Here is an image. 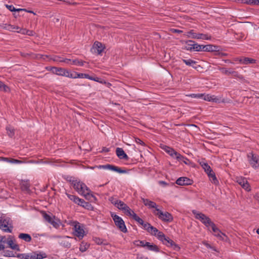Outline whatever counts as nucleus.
Instances as JSON below:
<instances>
[{
  "mask_svg": "<svg viewBox=\"0 0 259 259\" xmlns=\"http://www.w3.org/2000/svg\"><path fill=\"white\" fill-rule=\"evenodd\" d=\"M132 218L135 221L137 222L139 224H140V225H142V224H143V222H144L143 220L141 218H140L139 216H138L136 213H134L133 214Z\"/></svg>",
  "mask_w": 259,
  "mask_h": 259,
  "instance_id": "37998d69",
  "label": "nucleus"
},
{
  "mask_svg": "<svg viewBox=\"0 0 259 259\" xmlns=\"http://www.w3.org/2000/svg\"><path fill=\"white\" fill-rule=\"evenodd\" d=\"M85 63V61H83L82 60H79L78 59H74L72 61V64L82 66Z\"/></svg>",
  "mask_w": 259,
  "mask_h": 259,
  "instance_id": "c03bdc74",
  "label": "nucleus"
},
{
  "mask_svg": "<svg viewBox=\"0 0 259 259\" xmlns=\"http://www.w3.org/2000/svg\"><path fill=\"white\" fill-rule=\"evenodd\" d=\"M158 239L168 247H171L173 250L178 251L180 250V247L172 239L166 237L163 233H159Z\"/></svg>",
  "mask_w": 259,
  "mask_h": 259,
  "instance_id": "f257e3e1",
  "label": "nucleus"
},
{
  "mask_svg": "<svg viewBox=\"0 0 259 259\" xmlns=\"http://www.w3.org/2000/svg\"><path fill=\"white\" fill-rule=\"evenodd\" d=\"M240 62L243 64H253L256 62V60L247 57H244L240 60Z\"/></svg>",
  "mask_w": 259,
  "mask_h": 259,
  "instance_id": "c85d7f7f",
  "label": "nucleus"
},
{
  "mask_svg": "<svg viewBox=\"0 0 259 259\" xmlns=\"http://www.w3.org/2000/svg\"><path fill=\"white\" fill-rule=\"evenodd\" d=\"M124 211V213L130 217H133V214L134 212L128 206H126L125 209L123 210Z\"/></svg>",
  "mask_w": 259,
  "mask_h": 259,
  "instance_id": "a18cd8bd",
  "label": "nucleus"
},
{
  "mask_svg": "<svg viewBox=\"0 0 259 259\" xmlns=\"http://www.w3.org/2000/svg\"><path fill=\"white\" fill-rule=\"evenodd\" d=\"M82 182L77 181V180H73L72 181V185L73 188L79 193L80 194V185H82Z\"/></svg>",
  "mask_w": 259,
  "mask_h": 259,
  "instance_id": "c756f323",
  "label": "nucleus"
},
{
  "mask_svg": "<svg viewBox=\"0 0 259 259\" xmlns=\"http://www.w3.org/2000/svg\"><path fill=\"white\" fill-rule=\"evenodd\" d=\"M117 206H115L119 209L123 210L125 209L126 206H127L125 203H124L123 201L121 200H118L117 202Z\"/></svg>",
  "mask_w": 259,
  "mask_h": 259,
  "instance_id": "ea45409f",
  "label": "nucleus"
},
{
  "mask_svg": "<svg viewBox=\"0 0 259 259\" xmlns=\"http://www.w3.org/2000/svg\"><path fill=\"white\" fill-rule=\"evenodd\" d=\"M211 229L213 232L214 235L218 237L220 240L227 242L229 240V238L224 233L221 232V231L216 227L214 223H212L210 224Z\"/></svg>",
  "mask_w": 259,
  "mask_h": 259,
  "instance_id": "6e6552de",
  "label": "nucleus"
},
{
  "mask_svg": "<svg viewBox=\"0 0 259 259\" xmlns=\"http://www.w3.org/2000/svg\"><path fill=\"white\" fill-rule=\"evenodd\" d=\"M211 182L215 185L219 184V181L217 179L215 173L211 170L210 173L207 174Z\"/></svg>",
  "mask_w": 259,
  "mask_h": 259,
  "instance_id": "393cba45",
  "label": "nucleus"
},
{
  "mask_svg": "<svg viewBox=\"0 0 259 259\" xmlns=\"http://www.w3.org/2000/svg\"><path fill=\"white\" fill-rule=\"evenodd\" d=\"M114 171L117 172L119 174H125L127 173V170L125 169H122L120 167L116 166Z\"/></svg>",
  "mask_w": 259,
  "mask_h": 259,
  "instance_id": "4d7b16f0",
  "label": "nucleus"
},
{
  "mask_svg": "<svg viewBox=\"0 0 259 259\" xmlns=\"http://www.w3.org/2000/svg\"><path fill=\"white\" fill-rule=\"evenodd\" d=\"M202 99H203L205 101H212L214 102H217L218 100V99L214 97V96H210L209 95H205L203 94V98Z\"/></svg>",
  "mask_w": 259,
  "mask_h": 259,
  "instance_id": "7c9ffc66",
  "label": "nucleus"
},
{
  "mask_svg": "<svg viewBox=\"0 0 259 259\" xmlns=\"http://www.w3.org/2000/svg\"><path fill=\"white\" fill-rule=\"evenodd\" d=\"M21 189L23 191L29 192L30 191V182L29 180H21L20 183Z\"/></svg>",
  "mask_w": 259,
  "mask_h": 259,
  "instance_id": "a211bd4d",
  "label": "nucleus"
},
{
  "mask_svg": "<svg viewBox=\"0 0 259 259\" xmlns=\"http://www.w3.org/2000/svg\"><path fill=\"white\" fill-rule=\"evenodd\" d=\"M219 47L213 45H201V52H213L219 51Z\"/></svg>",
  "mask_w": 259,
  "mask_h": 259,
  "instance_id": "f8f14e48",
  "label": "nucleus"
},
{
  "mask_svg": "<svg viewBox=\"0 0 259 259\" xmlns=\"http://www.w3.org/2000/svg\"><path fill=\"white\" fill-rule=\"evenodd\" d=\"M4 256L6 257H15L16 255H15L14 253L12 251L10 250H5L4 251Z\"/></svg>",
  "mask_w": 259,
  "mask_h": 259,
  "instance_id": "603ef678",
  "label": "nucleus"
},
{
  "mask_svg": "<svg viewBox=\"0 0 259 259\" xmlns=\"http://www.w3.org/2000/svg\"><path fill=\"white\" fill-rule=\"evenodd\" d=\"M193 214L196 219L200 220L206 227L210 226L212 223L210 219L203 213L199 212L196 210H192Z\"/></svg>",
  "mask_w": 259,
  "mask_h": 259,
  "instance_id": "0eeeda50",
  "label": "nucleus"
},
{
  "mask_svg": "<svg viewBox=\"0 0 259 259\" xmlns=\"http://www.w3.org/2000/svg\"><path fill=\"white\" fill-rule=\"evenodd\" d=\"M182 61L187 66H191L195 69H197L198 68L200 67L199 65L197 64V62L192 60V59H182Z\"/></svg>",
  "mask_w": 259,
  "mask_h": 259,
  "instance_id": "2eb2a0df",
  "label": "nucleus"
},
{
  "mask_svg": "<svg viewBox=\"0 0 259 259\" xmlns=\"http://www.w3.org/2000/svg\"><path fill=\"white\" fill-rule=\"evenodd\" d=\"M176 159L179 161L183 162L185 164L187 165H190V164L191 163V161L189 159L182 155L180 153H178V154H177Z\"/></svg>",
  "mask_w": 259,
  "mask_h": 259,
  "instance_id": "a878e982",
  "label": "nucleus"
},
{
  "mask_svg": "<svg viewBox=\"0 0 259 259\" xmlns=\"http://www.w3.org/2000/svg\"><path fill=\"white\" fill-rule=\"evenodd\" d=\"M67 197L71 200L73 201L75 203H76L78 205L79 203V201H81V198H79L78 197H77L75 195H71V194H67Z\"/></svg>",
  "mask_w": 259,
  "mask_h": 259,
  "instance_id": "473e14b6",
  "label": "nucleus"
},
{
  "mask_svg": "<svg viewBox=\"0 0 259 259\" xmlns=\"http://www.w3.org/2000/svg\"><path fill=\"white\" fill-rule=\"evenodd\" d=\"M41 213L42 215L43 218L45 220V221L51 224L54 227L56 228L59 226L58 223L54 220V219H55V217L54 215H52V217L51 215L47 213L45 211H41Z\"/></svg>",
  "mask_w": 259,
  "mask_h": 259,
  "instance_id": "9b49d317",
  "label": "nucleus"
},
{
  "mask_svg": "<svg viewBox=\"0 0 259 259\" xmlns=\"http://www.w3.org/2000/svg\"><path fill=\"white\" fill-rule=\"evenodd\" d=\"M93 49L98 54H100L103 51L102 44L98 41H96L93 46Z\"/></svg>",
  "mask_w": 259,
  "mask_h": 259,
  "instance_id": "412c9836",
  "label": "nucleus"
},
{
  "mask_svg": "<svg viewBox=\"0 0 259 259\" xmlns=\"http://www.w3.org/2000/svg\"><path fill=\"white\" fill-rule=\"evenodd\" d=\"M47 257V254L44 252L32 251L31 252L30 258L31 259H42Z\"/></svg>",
  "mask_w": 259,
  "mask_h": 259,
  "instance_id": "4468645a",
  "label": "nucleus"
},
{
  "mask_svg": "<svg viewBox=\"0 0 259 259\" xmlns=\"http://www.w3.org/2000/svg\"><path fill=\"white\" fill-rule=\"evenodd\" d=\"M78 205L85 209H87L88 210H92L94 208L90 203L85 201L82 199H81V201H79Z\"/></svg>",
  "mask_w": 259,
  "mask_h": 259,
  "instance_id": "5701e85b",
  "label": "nucleus"
},
{
  "mask_svg": "<svg viewBox=\"0 0 259 259\" xmlns=\"http://www.w3.org/2000/svg\"><path fill=\"white\" fill-rule=\"evenodd\" d=\"M18 237L27 242H30L32 240L31 236L26 233H20Z\"/></svg>",
  "mask_w": 259,
  "mask_h": 259,
  "instance_id": "cd10ccee",
  "label": "nucleus"
},
{
  "mask_svg": "<svg viewBox=\"0 0 259 259\" xmlns=\"http://www.w3.org/2000/svg\"><path fill=\"white\" fill-rule=\"evenodd\" d=\"M94 241H95V242L98 244V245H101L102 244V239H101L100 238H98V237H96L95 239H94Z\"/></svg>",
  "mask_w": 259,
  "mask_h": 259,
  "instance_id": "338daca9",
  "label": "nucleus"
},
{
  "mask_svg": "<svg viewBox=\"0 0 259 259\" xmlns=\"http://www.w3.org/2000/svg\"><path fill=\"white\" fill-rule=\"evenodd\" d=\"M201 166L206 174L210 173V171H211V170H212L207 163H203L201 164Z\"/></svg>",
  "mask_w": 259,
  "mask_h": 259,
  "instance_id": "79ce46f5",
  "label": "nucleus"
},
{
  "mask_svg": "<svg viewBox=\"0 0 259 259\" xmlns=\"http://www.w3.org/2000/svg\"><path fill=\"white\" fill-rule=\"evenodd\" d=\"M90 247V244L84 241H82L79 247V250L83 252L85 251Z\"/></svg>",
  "mask_w": 259,
  "mask_h": 259,
  "instance_id": "f704fd0d",
  "label": "nucleus"
},
{
  "mask_svg": "<svg viewBox=\"0 0 259 259\" xmlns=\"http://www.w3.org/2000/svg\"><path fill=\"white\" fill-rule=\"evenodd\" d=\"M176 183L180 186L190 185L193 183V180L187 177H180L177 180Z\"/></svg>",
  "mask_w": 259,
  "mask_h": 259,
  "instance_id": "ddd939ff",
  "label": "nucleus"
},
{
  "mask_svg": "<svg viewBox=\"0 0 259 259\" xmlns=\"http://www.w3.org/2000/svg\"><path fill=\"white\" fill-rule=\"evenodd\" d=\"M241 3L250 5H255L256 0H240Z\"/></svg>",
  "mask_w": 259,
  "mask_h": 259,
  "instance_id": "5fc2aeb1",
  "label": "nucleus"
},
{
  "mask_svg": "<svg viewBox=\"0 0 259 259\" xmlns=\"http://www.w3.org/2000/svg\"><path fill=\"white\" fill-rule=\"evenodd\" d=\"M156 211L157 212L153 211L155 215L164 222H171L174 218L171 213L167 211L163 212L158 208H156Z\"/></svg>",
  "mask_w": 259,
  "mask_h": 259,
  "instance_id": "423d86ee",
  "label": "nucleus"
},
{
  "mask_svg": "<svg viewBox=\"0 0 259 259\" xmlns=\"http://www.w3.org/2000/svg\"><path fill=\"white\" fill-rule=\"evenodd\" d=\"M116 154L117 157L120 159H124L127 160L129 157L125 153L124 150L121 148H117L116 149Z\"/></svg>",
  "mask_w": 259,
  "mask_h": 259,
  "instance_id": "dca6fc26",
  "label": "nucleus"
},
{
  "mask_svg": "<svg viewBox=\"0 0 259 259\" xmlns=\"http://www.w3.org/2000/svg\"><path fill=\"white\" fill-rule=\"evenodd\" d=\"M89 79H90V80H94V81H97V82H98L100 83H102V84H106L107 82L106 81L104 80V79H102L98 77H97V76H90L89 75V78H88Z\"/></svg>",
  "mask_w": 259,
  "mask_h": 259,
  "instance_id": "2f4dec72",
  "label": "nucleus"
},
{
  "mask_svg": "<svg viewBox=\"0 0 259 259\" xmlns=\"http://www.w3.org/2000/svg\"><path fill=\"white\" fill-rule=\"evenodd\" d=\"M74 227H73V234L74 236L77 237L79 239H82L84 236V231L83 230V225H81L78 222H74Z\"/></svg>",
  "mask_w": 259,
  "mask_h": 259,
  "instance_id": "1a4fd4ad",
  "label": "nucleus"
},
{
  "mask_svg": "<svg viewBox=\"0 0 259 259\" xmlns=\"http://www.w3.org/2000/svg\"><path fill=\"white\" fill-rule=\"evenodd\" d=\"M36 58L37 59H42L45 60L47 58H49V56L46 55H41V54H37Z\"/></svg>",
  "mask_w": 259,
  "mask_h": 259,
  "instance_id": "e2e57ef3",
  "label": "nucleus"
},
{
  "mask_svg": "<svg viewBox=\"0 0 259 259\" xmlns=\"http://www.w3.org/2000/svg\"><path fill=\"white\" fill-rule=\"evenodd\" d=\"M0 91L4 92H10V88L0 80Z\"/></svg>",
  "mask_w": 259,
  "mask_h": 259,
  "instance_id": "e433bc0d",
  "label": "nucleus"
},
{
  "mask_svg": "<svg viewBox=\"0 0 259 259\" xmlns=\"http://www.w3.org/2000/svg\"><path fill=\"white\" fill-rule=\"evenodd\" d=\"M6 7L11 12H27L28 13H33L31 11H28L26 9H16L13 5H5Z\"/></svg>",
  "mask_w": 259,
  "mask_h": 259,
  "instance_id": "6ab92c4d",
  "label": "nucleus"
},
{
  "mask_svg": "<svg viewBox=\"0 0 259 259\" xmlns=\"http://www.w3.org/2000/svg\"><path fill=\"white\" fill-rule=\"evenodd\" d=\"M31 252L28 253H17L15 257L20 259H31Z\"/></svg>",
  "mask_w": 259,
  "mask_h": 259,
  "instance_id": "72a5a7b5",
  "label": "nucleus"
},
{
  "mask_svg": "<svg viewBox=\"0 0 259 259\" xmlns=\"http://www.w3.org/2000/svg\"><path fill=\"white\" fill-rule=\"evenodd\" d=\"M142 202L144 205L148 206L149 208H155V210L153 211L156 212V209L157 208V204L155 202L149 200L148 199L142 198Z\"/></svg>",
  "mask_w": 259,
  "mask_h": 259,
  "instance_id": "f3484780",
  "label": "nucleus"
},
{
  "mask_svg": "<svg viewBox=\"0 0 259 259\" xmlns=\"http://www.w3.org/2000/svg\"><path fill=\"white\" fill-rule=\"evenodd\" d=\"M7 134L10 137H12L14 135V131L13 130H11L9 127H6Z\"/></svg>",
  "mask_w": 259,
  "mask_h": 259,
  "instance_id": "bf43d9fd",
  "label": "nucleus"
},
{
  "mask_svg": "<svg viewBox=\"0 0 259 259\" xmlns=\"http://www.w3.org/2000/svg\"><path fill=\"white\" fill-rule=\"evenodd\" d=\"M135 141L137 144H140L142 146L145 145L144 142L143 141H142L141 139H140L139 138H136Z\"/></svg>",
  "mask_w": 259,
  "mask_h": 259,
  "instance_id": "0e129e2a",
  "label": "nucleus"
},
{
  "mask_svg": "<svg viewBox=\"0 0 259 259\" xmlns=\"http://www.w3.org/2000/svg\"><path fill=\"white\" fill-rule=\"evenodd\" d=\"M13 228L12 221L9 217L5 215L0 217V229L5 232L11 233Z\"/></svg>",
  "mask_w": 259,
  "mask_h": 259,
  "instance_id": "f03ea898",
  "label": "nucleus"
},
{
  "mask_svg": "<svg viewBox=\"0 0 259 259\" xmlns=\"http://www.w3.org/2000/svg\"><path fill=\"white\" fill-rule=\"evenodd\" d=\"M70 73V72L68 70L63 68L61 76L69 77Z\"/></svg>",
  "mask_w": 259,
  "mask_h": 259,
  "instance_id": "052dcab7",
  "label": "nucleus"
},
{
  "mask_svg": "<svg viewBox=\"0 0 259 259\" xmlns=\"http://www.w3.org/2000/svg\"><path fill=\"white\" fill-rule=\"evenodd\" d=\"M230 75H232L233 77H237L240 79H242L243 76L242 75L239 74L237 71H234L233 69H231Z\"/></svg>",
  "mask_w": 259,
  "mask_h": 259,
  "instance_id": "de8ad7c7",
  "label": "nucleus"
},
{
  "mask_svg": "<svg viewBox=\"0 0 259 259\" xmlns=\"http://www.w3.org/2000/svg\"><path fill=\"white\" fill-rule=\"evenodd\" d=\"M60 244L68 248H70L71 246V243L67 241L66 239L62 240L60 242Z\"/></svg>",
  "mask_w": 259,
  "mask_h": 259,
  "instance_id": "09e8293b",
  "label": "nucleus"
},
{
  "mask_svg": "<svg viewBox=\"0 0 259 259\" xmlns=\"http://www.w3.org/2000/svg\"><path fill=\"white\" fill-rule=\"evenodd\" d=\"M10 162L13 163H21L22 161L18 159L12 158L11 161H10Z\"/></svg>",
  "mask_w": 259,
  "mask_h": 259,
  "instance_id": "774afa93",
  "label": "nucleus"
},
{
  "mask_svg": "<svg viewBox=\"0 0 259 259\" xmlns=\"http://www.w3.org/2000/svg\"><path fill=\"white\" fill-rule=\"evenodd\" d=\"M150 233L152 235H154V236H157V237L158 238V234L159 233H162V232H160L158 231V230L157 229H156V228L153 227L152 226H151V227H150Z\"/></svg>",
  "mask_w": 259,
  "mask_h": 259,
  "instance_id": "a19ab883",
  "label": "nucleus"
},
{
  "mask_svg": "<svg viewBox=\"0 0 259 259\" xmlns=\"http://www.w3.org/2000/svg\"><path fill=\"white\" fill-rule=\"evenodd\" d=\"M247 158L252 167L257 168L259 166V158L257 155L254 154L252 152H250L247 154Z\"/></svg>",
  "mask_w": 259,
  "mask_h": 259,
  "instance_id": "9d476101",
  "label": "nucleus"
},
{
  "mask_svg": "<svg viewBox=\"0 0 259 259\" xmlns=\"http://www.w3.org/2000/svg\"><path fill=\"white\" fill-rule=\"evenodd\" d=\"M149 250L153 251L156 252H159L160 250L158 247L155 244H151L148 249Z\"/></svg>",
  "mask_w": 259,
  "mask_h": 259,
  "instance_id": "8fccbe9b",
  "label": "nucleus"
},
{
  "mask_svg": "<svg viewBox=\"0 0 259 259\" xmlns=\"http://www.w3.org/2000/svg\"><path fill=\"white\" fill-rule=\"evenodd\" d=\"M85 198L91 202H96L97 201V198L94 195L93 192L91 191V192H87L86 193H84L83 195Z\"/></svg>",
  "mask_w": 259,
  "mask_h": 259,
  "instance_id": "4be33fe9",
  "label": "nucleus"
},
{
  "mask_svg": "<svg viewBox=\"0 0 259 259\" xmlns=\"http://www.w3.org/2000/svg\"><path fill=\"white\" fill-rule=\"evenodd\" d=\"M203 96V94H192L190 95V97L192 98H202Z\"/></svg>",
  "mask_w": 259,
  "mask_h": 259,
  "instance_id": "680f3d73",
  "label": "nucleus"
},
{
  "mask_svg": "<svg viewBox=\"0 0 259 259\" xmlns=\"http://www.w3.org/2000/svg\"><path fill=\"white\" fill-rule=\"evenodd\" d=\"M231 69H232L231 68L227 69V68H224V67H219V70L220 71H221V72L223 74H225V75H230Z\"/></svg>",
  "mask_w": 259,
  "mask_h": 259,
  "instance_id": "58836bf2",
  "label": "nucleus"
},
{
  "mask_svg": "<svg viewBox=\"0 0 259 259\" xmlns=\"http://www.w3.org/2000/svg\"><path fill=\"white\" fill-rule=\"evenodd\" d=\"M116 166L114 165H111L109 164H107V169H109L112 171H114L115 169Z\"/></svg>",
  "mask_w": 259,
  "mask_h": 259,
  "instance_id": "69168bd1",
  "label": "nucleus"
},
{
  "mask_svg": "<svg viewBox=\"0 0 259 259\" xmlns=\"http://www.w3.org/2000/svg\"><path fill=\"white\" fill-rule=\"evenodd\" d=\"M163 149L170 156H171L172 157H175L176 158V157L177 156V154H178L179 153L176 151H175L173 148L167 146H164Z\"/></svg>",
  "mask_w": 259,
  "mask_h": 259,
  "instance_id": "aec40b11",
  "label": "nucleus"
},
{
  "mask_svg": "<svg viewBox=\"0 0 259 259\" xmlns=\"http://www.w3.org/2000/svg\"><path fill=\"white\" fill-rule=\"evenodd\" d=\"M142 226H143V228L145 230H147L148 232H150V227H151V225L149 223H148L147 222L145 223L144 222L143 224H142Z\"/></svg>",
  "mask_w": 259,
  "mask_h": 259,
  "instance_id": "6e6d98bb",
  "label": "nucleus"
},
{
  "mask_svg": "<svg viewBox=\"0 0 259 259\" xmlns=\"http://www.w3.org/2000/svg\"><path fill=\"white\" fill-rule=\"evenodd\" d=\"M145 241L141 240H135L134 241V244L138 247H143L145 244Z\"/></svg>",
  "mask_w": 259,
  "mask_h": 259,
  "instance_id": "3c124183",
  "label": "nucleus"
},
{
  "mask_svg": "<svg viewBox=\"0 0 259 259\" xmlns=\"http://www.w3.org/2000/svg\"><path fill=\"white\" fill-rule=\"evenodd\" d=\"M239 184L246 191H250V186H249V183L247 182V181H246V182H245L244 181H243L242 184V182H240Z\"/></svg>",
  "mask_w": 259,
  "mask_h": 259,
  "instance_id": "49530a36",
  "label": "nucleus"
},
{
  "mask_svg": "<svg viewBox=\"0 0 259 259\" xmlns=\"http://www.w3.org/2000/svg\"><path fill=\"white\" fill-rule=\"evenodd\" d=\"M7 243L9 247L14 250L20 251V247L17 244H14L13 240L10 238V236L8 239Z\"/></svg>",
  "mask_w": 259,
  "mask_h": 259,
  "instance_id": "bb28decb",
  "label": "nucleus"
},
{
  "mask_svg": "<svg viewBox=\"0 0 259 259\" xmlns=\"http://www.w3.org/2000/svg\"><path fill=\"white\" fill-rule=\"evenodd\" d=\"M47 69L48 70L51 71L53 74H57L58 75L61 76L63 72V68H59L57 67H51L50 69H49L48 67Z\"/></svg>",
  "mask_w": 259,
  "mask_h": 259,
  "instance_id": "b1692460",
  "label": "nucleus"
},
{
  "mask_svg": "<svg viewBox=\"0 0 259 259\" xmlns=\"http://www.w3.org/2000/svg\"><path fill=\"white\" fill-rule=\"evenodd\" d=\"M109 200L111 202V203L114 204L115 206H117V202L119 200H117L114 197H110L109 198Z\"/></svg>",
  "mask_w": 259,
  "mask_h": 259,
  "instance_id": "13d9d810",
  "label": "nucleus"
},
{
  "mask_svg": "<svg viewBox=\"0 0 259 259\" xmlns=\"http://www.w3.org/2000/svg\"><path fill=\"white\" fill-rule=\"evenodd\" d=\"M75 74H76V78H89V74L87 73H78L77 72L75 73Z\"/></svg>",
  "mask_w": 259,
  "mask_h": 259,
  "instance_id": "864d4df0",
  "label": "nucleus"
},
{
  "mask_svg": "<svg viewBox=\"0 0 259 259\" xmlns=\"http://www.w3.org/2000/svg\"><path fill=\"white\" fill-rule=\"evenodd\" d=\"M80 186V194L82 195H84V193H86L87 192H91V190L87 186V185L84 184L82 183V185Z\"/></svg>",
  "mask_w": 259,
  "mask_h": 259,
  "instance_id": "c9c22d12",
  "label": "nucleus"
},
{
  "mask_svg": "<svg viewBox=\"0 0 259 259\" xmlns=\"http://www.w3.org/2000/svg\"><path fill=\"white\" fill-rule=\"evenodd\" d=\"M111 216L112 218L115 225L120 231L123 233L127 232V230L124 222L121 217L113 212L111 213Z\"/></svg>",
  "mask_w": 259,
  "mask_h": 259,
  "instance_id": "39448f33",
  "label": "nucleus"
},
{
  "mask_svg": "<svg viewBox=\"0 0 259 259\" xmlns=\"http://www.w3.org/2000/svg\"><path fill=\"white\" fill-rule=\"evenodd\" d=\"M182 44H185L186 46L183 49L189 51L190 52H201V45L198 44L193 40H187L181 41Z\"/></svg>",
  "mask_w": 259,
  "mask_h": 259,
  "instance_id": "20e7f679",
  "label": "nucleus"
},
{
  "mask_svg": "<svg viewBox=\"0 0 259 259\" xmlns=\"http://www.w3.org/2000/svg\"><path fill=\"white\" fill-rule=\"evenodd\" d=\"M6 242V237L5 236L0 235V250L5 249V245L3 244Z\"/></svg>",
  "mask_w": 259,
  "mask_h": 259,
  "instance_id": "4c0bfd02",
  "label": "nucleus"
},
{
  "mask_svg": "<svg viewBox=\"0 0 259 259\" xmlns=\"http://www.w3.org/2000/svg\"><path fill=\"white\" fill-rule=\"evenodd\" d=\"M183 35L188 38H191L192 39L210 40L211 38V36L210 35H209L207 34L196 33L193 29L190 30L184 33Z\"/></svg>",
  "mask_w": 259,
  "mask_h": 259,
  "instance_id": "7ed1b4c3",
  "label": "nucleus"
}]
</instances>
